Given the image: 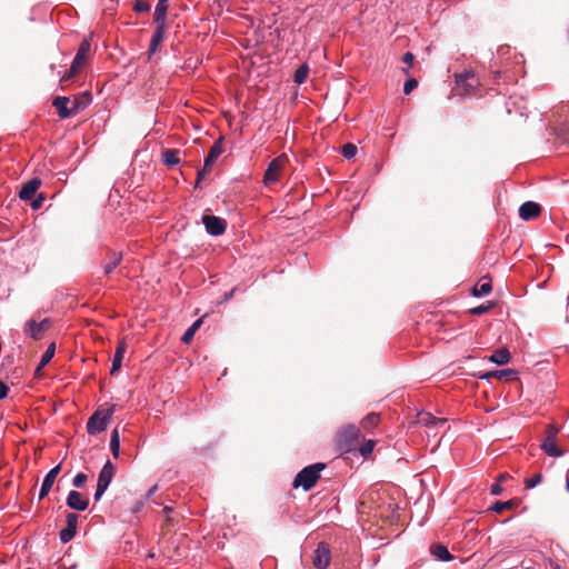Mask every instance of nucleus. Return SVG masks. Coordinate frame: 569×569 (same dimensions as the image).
Masks as SVG:
<instances>
[{
  "label": "nucleus",
  "mask_w": 569,
  "mask_h": 569,
  "mask_svg": "<svg viewBox=\"0 0 569 569\" xmlns=\"http://www.w3.org/2000/svg\"><path fill=\"white\" fill-rule=\"evenodd\" d=\"M557 136L563 141L569 143V130L565 127L557 129Z\"/></svg>",
  "instance_id": "nucleus-45"
},
{
  "label": "nucleus",
  "mask_w": 569,
  "mask_h": 569,
  "mask_svg": "<svg viewBox=\"0 0 569 569\" xmlns=\"http://www.w3.org/2000/svg\"><path fill=\"white\" fill-rule=\"evenodd\" d=\"M78 518L79 516L73 512H69L67 515V527L62 529L59 533L60 540L63 543L69 542L76 536Z\"/></svg>",
  "instance_id": "nucleus-13"
},
{
  "label": "nucleus",
  "mask_w": 569,
  "mask_h": 569,
  "mask_svg": "<svg viewBox=\"0 0 569 569\" xmlns=\"http://www.w3.org/2000/svg\"><path fill=\"white\" fill-rule=\"evenodd\" d=\"M287 162L288 157L286 154H280L279 157L271 160L263 176V184L270 186L277 182Z\"/></svg>",
  "instance_id": "nucleus-9"
},
{
  "label": "nucleus",
  "mask_w": 569,
  "mask_h": 569,
  "mask_svg": "<svg viewBox=\"0 0 569 569\" xmlns=\"http://www.w3.org/2000/svg\"><path fill=\"white\" fill-rule=\"evenodd\" d=\"M541 207L533 201L523 202L519 208V216L522 220L529 221L539 217Z\"/></svg>",
  "instance_id": "nucleus-15"
},
{
  "label": "nucleus",
  "mask_w": 569,
  "mask_h": 569,
  "mask_svg": "<svg viewBox=\"0 0 569 569\" xmlns=\"http://www.w3.org/2000/svg\"><path fill=\"white\" fill-rule=\"evenodd\" d=\"M116 473V466L108 460L104 466L102 467L99 477H98V483H97V490L94 493V500L99 501L106 490L108 489L109 485L111 483L113 477Z\"/></svg>",
  "instance_id": "nucleus-8"
},
{
  "label": "nucleus",
  "mask_w": 569,
  "mask_h": 569,
  "mask_svg": "<svg viewBox=\"0 0 569 569\" xmlns=\"http://www.w3.org/2000/svg\"><path fill=\"white\" fill-rule=\"evenodd\" d=\"M202 222L206 227V230L211 236H220L226 231L227 221L223 218L204 214L202 217Z\"/></svg>",
  "instance_id": "nucleus-11"
},
{
  "label": "nucleus",
  "mask_w": 569,
  "mask_h": 569,
  "mask_svg": "<svg viewBox=\"0 0 569 569\" xmlns=\"http://www.w3.org/2000/svg\"><path fill=\"white\" fill-rule=\"evenodd\" d=\"M431 553L439 560L448 561L452 559V556L448 551L447 547L440 543L433 545L430 548Z\"/></svg>",
  "instance_id": "nucleus-29"
},
{
  "label": "nucleus",
  "mask_w": 569,
  "mask_h": 569,
  "mask_svg": "<svg viewBox=\"0 0 569 569\" xmlns=\"http://www.w3.org/2000/svg\"><path fill=\"white\" fill-rule=\"evenodd\" d=\"M402 61L411 66L415 61V56L411 52H406L402 57Z\"/></svg>",
  "instance_id": "nucleus-48"
},
{
  "label": "nucleus",
  "mask_w": 569,
  "mask_h": 569,
  "mask_svg": "<svg viewBox=\"0 0 569 569\" xmlns=\"http://www.w3.org/2000/svg\"><path fill=\"white\" fill-rule=\"evenodd\" d=\"M566 488H567V490L569 491V478H568V479H567V481H566Z\"/></svg>",
  "instance_id": "nucleus-57"
},
{
  "label": "nucleus",
  "mask_w": 569,
  "mask_h": 569,
  "mask_svg": "<svg viewBox=\"0 0 569 569\" xmlns=\"http://www.w3.org/2000/svg\"><path fill=\"white\" fill-rule=\"evenodd\" d=\"M8 386L2 380H0V399H4L8 396Z\"/></svg>",
  "instance_id": "nucleus-47"
},
{
  "label": "nucleus",
  "mask_w": 569,
  "mask_h": 569,
  "mask_svg": "<svg viewBox=\"0 0 569 569\" xmlns=\"http://www.w3.org/2000/svg\"><path fill=\"white\" fill-rule=\"evenodd\" d=\"M490 492L491 495L493 496H498L502 492V487L500 486V483H495L491 486V489H490Z\"/></svg>",
  "instance_id": "nucleus-49"
},
{
  "label": "nucleus",
  "mask_w": 569,
  "mask_h": 569,
  "mask_svg": "<svg viewBox=\"0 0 569 569\" xmlns=\"http://www.w3.org/2000/svg\"><path fill=\"white\" fill-rule=\"evenodd\" d=\"M172 511L171 507H164L163 512L168 516Z\"/></svg>",
  "instance_id": "nucleus-55"
},
{
  "label": "nucleus",
  "mask_w": 569,
  "mask_h": 569,
  "mask_svg": "<svg viewBox=\"0 0 569 569\" xmlns=\"http://www.w3.org/2000/svg\"><path fill=\"white\" fill-rule=\"evenodd\" d=\"M40 186H41V180L39 178L30 179L29 181L23 183V186L21 187V190L19 192L20 199L24 200V201L31 200L36 196V192Z\"/></svg>",
  "instance_id": "nucleus-18"
},
{
  "label": "nucleus",
  "mask_w": 569,
  "mask_h": 569,
  "mask_svg": "<svg viewBox=\"0 0 569 569\" xmlns=\"http://www.w3.org/2000/svg\"><path fill=\"white\" fill-rule=\"evenodd\" d=\"M157 490V485L151 487L147 492V498L151 497Z\"/></svg>",
  "instance_id": "nucleus-53"
},
{
  "label": "nucleus",
  "mask_w": 569,
  "mask_h": 569,
  "mask_svg": "<svg viewBox=\"0 0 569 569\" xmlns=\"http://www.w3.org/2000/svg\"><path fill=\"white\" fill-rule=\"evenodd\" d=\"M54 351H56V345L54 342L50 343L47 348V350L43 352L42 357H41V360L39 362V365L37 366L36 368V376H40V372L41 370L51 361V359L53 358L54 356Z\"/></svg>",
  "instance_id": "nucleus-23"
},
{
  "label": "nucleus",
  "mask_w": 569,
  "mask_h": 569,
  "mask_svg": "<svg viewBox=\"0 0 569 569\" xmlns=\"http://www.w3.org/2000/svg\"><path fill=\"white\" fill-rule=\"evenodd\" d=\"M177 522L174 517H170L169 515L166 517V526L171 527Z\"/></svg>",
  "instance_id": "nucleus-51"
},
{
  "label": "nucleus",
  "mask_w": 569,
  "mask_h": 569,
  "mask_svg": "<svg viewBox=\"0 0 569 569\" xmlns=\"http://www.w3.org/2000/svg\"><path fill=\"white\" fill-rule=\"evenodd\" d=\"M156 8H160L161 10H168V0H158Z\"/></svg>",
  "instance_id": "nucleus-50"
},
{
  "label": "nucleus",
  "mask_w": 569,
  "mask_h": 569,
  "mask_svg": "<svg viewBox=\"0 0 569 569\" xmlns=\"http://www.w3.org/2000/svg\"><path fill=\"white\" fill-rule=\"evenodd\" d=\"M516 377H517V371L513 369L493 370V371H489V372L485 373L483 376H481L482 379L496 378L498 380H506V381L515 380Z\"/></svg>",
  "instance_id": "nucleus-20"
},
{
  "label": "nucleus",
  "mask_w": 569,
  "mask_h": 569,
  "mask_svg": "<svg viewBox=\"0 0 569 569\" xmlns=\"http://www.w3.org/2000/svg\"><path fill=\"white\" fill-rule=\"evenodd\" d=\"M223 152V138L220 137L217 139L211 146L208 156L204 158L203 168L211 170L212 164L219 158V156Z\"/></svg>",
  "instance_id": "nucleus-16"
},
{
  "label": "nucleus",
  "mask_w": 569,
  "mask_h": 569,
  "mask_svg": "<svg viewBox=\"0 0 569 569\" xmlns=\"http://www.w3.org/2000/svg\"><path fill=\"white\" fill-rule=\"evenodd\" d=\"M122 253L121 252H111L109 254V261L103 266V270L106 274L111 273L121 262Z\"/></svg>",
  "instance_id": "nucleus-28"
},
{
  "label": "nucleus",
  "mask_w": 569,
  "mask_h": 569,
  "mask_svg": "<svg viewBox=\"0 0 569 569\" xmlns=\"http://www.w3.org/2000/svg\"><path fill=\"white\" fill-rule=\"evenodd\" d=\"M456 90L459 96H470L479 86V80L472 71L457 73L456 76Z\"/></svg>",
  "instance_id": "nucleus-6"
},
{
  "label": "nucleus",
  "mask_w": 569,
  "mask_h": 569,
  "mask_svg": "<svg viewBox=\"0 0 569 569\" xmlns=\"http://www.w3.org/2000/svg\"><path fill=\"white\" fill-rule=\"evenodd\" d=\"M31 200V208L33 210H38L42 207L46 197L43 196V193H39L34 199L32 198Z\"/></svg>",
  "instance_id": "nucleus-42"
},
{
  "label": "nucleus",
  "mask_w": 569,
  "mask_h": 569,
  "mask_svg": "<svg viewBox=\"0 0 569 569\" xmlns=\"http://www.w3.org/2000/svg\"><path fill=\"white\" fill-rule=\"evenodd\" d=\"M309 73V67L307 64L300 66L293 76V80L296 83L301 84L306 81Z\"/></svg>",
  "instance_id": "nucleus-36"
},
{
  "label": "nucleus",
  "mask_w": 569,
  "mask_h": 569,
  "mask_svg": "<svg viewBox=\"0 0 569 569\" xmlns=\"http://www.w3.org/2000/svg\"><path fill=\"white\" fill-rule=\"evenodd\" d=\"M89 501L79 491L71 490L67 497V506L70 509L83 511L88 508Z\"/></svg>",
  "instance_id": "nucleus-14"
},
{
  "label": "nucleus",
  "mask_w": 569,
  "mask_h": 569,
  "mask_svg": "<svg viewBox=\"0 0 569 569\" xmlns=\"http://www.w3.org/2000/svg\"><path fill=\"white\" fill-rule=\"evenodd\" d=\"M209 172H210V171H209L208 169H206V168H202L201 170H199V171H198V173H197V180H196V184H194V187H196V188H197V187H199V184H200L201 180H202V179H204V178H206V176H207Z\"/></svg>",
  "instance_id": "nucleus-46"
},
{
  "label": "nucleus",
  "mask_w": 569,
  "mask_h": 569,
  "mask_svg": "<svg viewBox=\"0 0 569 569\" xmlns=\"http://www.w3.org/2000/svg\"><path fill=\"white\" fill-rule=\"evenodd\" d=\"M164 32H166V29H162L161 26L159 28L154 29L153 36L150 41L149 50H148L149 56H152L157 51L158 46L164 39Z\"/></svg>",
  "instance_id": "nucleus-26"
},
{
  "label": "nucleus",
  "mask_w": 569,
  "mask_h": 569,
  "mask_svg": "<svg viewBox=\"0 0 569 569\" xmlns=\"http://www.w3.org/2000/svg\"><path fill=\"white\" fill-rule=\"evenodd\" d=\"M375 440H368L365 445H362L360 447V453L367 458L369 455H371V452L373 451V448H375Z\"/></svg>",
  "instance_id": "nucleus-40"
},
{
  "label": "nucleus",
  "mask_w": 569,
  "mask_h": 569,
  "mask_svg": "<svg viewBox=\"0 0 569 569\" xmlns=\"http://www.w3.org/2000/svg\"><path fill=\"white\" fill-rule=\"evenodd\" d=\"M508 478H509V475H508V473H500V475L498 476V482L500 483V482H502V481L507 480Z\"/></svg>",
  "instance_id": "nucleus-52"
},
{
  "label": "nucleus",
  "mask_w": 569,
  "mask_h": 569,
  "mask_svg": "<svg viewBox=\"0 0 569 569\" xmlns=\"http://www.w3.org/2000/svg\"><path fill=\"white\" fill-rule=\"evenodd\" d=\"M91 102L90 92L86 91L82 94L76 97L72 101L68 97H56L53 99V107L57 109L58 114L61 119L70 118L81 110H84Z\"/></svg>",
  "instance_id": "nucleus-1"
},
{
  "label": "nucleus",
  "mask_w": 569,
  "mask_h": 569,
  "mask_svg": "<svg viewBox=\"0 0 569 569\" xmlns=\"http://www.w3.org/2000/svg\"><path fill=\"white\" fill-rule=\"evenodd\" d=\"M418 87V81L415 78H410L405 82L403 92L405 94H409L412 90Z\"/></svg>",
  "instance_id": "nucleus-41"
},
{
  "label": "nucleus",
  "mask_w": 569,
  "mask_h": 569,
  "mask_svg": "<svg viewBox=\"0 0 569 569\" xmlns=\"http://www.w3.org/2000/svg\"><path fill=\"white\" fill-rule=\"evenodd\" d=\"M358 148L353 143H346L341 148V153L346 159H352L357 154Z\"/></svg>",
  "instance_id": "nucleus-37"
},
{
  "label": "nucleus",
  "mask_w": 569,
  "mask_h": 569,
  "mask_svg": "<svg viewBox=\"0 0 569 569\" xmlns=\"http://www.w3.org/2000/svg\"><path fill=\"white\" fill-rule=\"evenodd\" d=\"M86 481H87V475H84L83 472H80V473H78V475L73 478L72 483H73V486H74L76 488H81V487L84 485V482H86Z\"/></svg>",
  "instance_id": "nucleus-44"
},
{
  "label": "nucleus",
  "mask_w": 569,
  "mask_h": 569,
  "mask_svg": "<svg viewBox=\"0 0 569 569\" xmlns=\"http://www.w3.org/2000/svg\"><path fill=\"white\" fill-rule=\"evenodd\" d=\"M234 290H236V289L233 288L231 291H229L228 293H226L224 299H226V300H229V299L233 296Z\"/></svg>",
  "instance_id": "nucleus-54"
},
{
  "label": "nucleus",
  "mask_w": 569,
  "mask_h": 569,
  "mask_svg": "<svg viewBox=\"0 0 569 569\" xmlns=\"http://www.w3.org/2000/svg\"><path fill=\"white\" fill-rule=\"evenodd\" d=\"M511 359V355L509 352L508 349L506 348H500V349H497L492 352V355L490 356L489 360L496 365H506L510 361Z\"/></svg>",
  "instance_id": "nucleus-24"
},
{
  "label": "nucleus",
  "mask_w": 569,
  "mask_h": 569,
  "mask_svg": "<svg viewBox=\"0 0 569 569\" xmlns=\"http://www.w3.org/2000/svg\"><path fill=\"white\" fill-rule=\"evenodd\" d=\"M380 421V415L376 412H370L361 420V427L363 429H370L376 427Z\"/></svg>",
  "instance_id": "nucleus-33"
},
{
  "label": "nucleus",
  "mask_w": 569,
  "mask_h": 569,
  "mask_svg": "<svg viewBox=\"0 0 569 569\" xmlns=\"http://www.w3.org/2000/svg\"><path fill=\"white\" fill-rule=\"evenodd\" d=\"M326 468L322 462H317L303 468L295 478L293 487H302L303 490H310L320 478V471Z\"/></svg>",
  "instance_id": "nucleus-3"
},
{
  "label": "nucleus",
  "mask_w": 569,
  "mask_h": 569,
  "mask_svg": "<svg viewBox=\"0 0 569 569\" xmlns=\"http://www.w3.org/2000/svg\"><path fill=\"white\" fill-rule=\"evenodd\" d=\"M202 325V318L196 320L187 330L186 332L183 333L181 340L184 342V343H190L191 340L193 339V336L196 333V331L201 327Z\"/></svg>",
  "instance_id": "nucleus-31"
},
{
  "label": "nucleus",
  "mask_w": 569,
  "mask_h": 569,
  "mask_svg": "<svg viewBox=\"0 0 569 569\" xmlns=\"http://www.w3.org/2000/svg\"><path fill=\"white\" fill-rule=\"evenodd\" d=\"M90 40L83 39L79 46L77 54L71 63L70 69L62 76L61 82L70 81L87 63L90 52Z\"/></svg>",
  "instance_id": "nucleus-5"
},
{
  "label": "nucleus",
  "mask_w": 569,
  "mask_h": 569,
  "mask_svg": "<svg viewBox=\"0 0 569 569\" xmlns=\"http://www.w3.org/2000/svg\"><path fill=\"white\" fill-rule=\"evenodd\" d=\"M495 307H496V302L495 301H488L487 303H483V305L477 306L475 308H471L469 310V313H471L473 316H481L483 313H487L488 311H490Z\"/></svg>",
  "instance_id": "nucleus-34"
},
{
  "label": "nucleus",
  "mask_w": 569,
  "mask_h": 569,
  "mask_svg": "<svg viewBox=\"0 0 569 569\" xmlns=\"http://www.w3.org/2000/svg\"><path fill=\"white\" fill-rule=\"evenodd\" d=\"M166 17H167V11L161 10L160 8L154 9L153 21L156 23V28H159L160 26L162 27V29L167 28Z\"/></svg>",
  "instance_id": "nucleus-35"
},
{
  "label": "nucleus",
  "mask_w": 569,
  "mask_h": 569,
  "mask_svg": "<svg viewBox=\"0 0 569 569\" xmlns=\"http://www.w3.org/2000/svg\"><path fill=\"white\" fill-rule=\"evenodd\" d=\"M150 3L148 1L136 0L133 3V10L138 13H144L150 11Z\"/></svg>",
  "instance_id": "nucleus-38"
},
{
  "label": "nucleus",
  "mask_w": 569,
  "mask_h": 569,
  "mask_svg": "<svg viewBox=\"0 0 569 569\" xmlns=\"http://www.w3.org/2000/svg\"><path fill=\"white\" fill-rule=\"evenodd\" d=\"M541 449L549 457H561L563 456V450L557 447V438H547L545 437L543 441L540 445Z\"/></svg>",
  "instance_id": "nucleus-19"
},
{
  "label": "nucleus",
  "mask_w": 569,
  "mask_h": 569,
  "mask_svg": "<svg viewBox=\"0 0 569 569\" xmlns=\"http://www.w3.org/2000/svg\"><path fill=\"white\" fill-rule=\"evenodd\" d=\"M61 470V465H57L56 467H53L44 477L43 479V482H42V486H41V489H40V492H39V499H43L44 497L48 496V493L50 492L51 488H52V485L57 478V476L59 475Z\"/></svg>",
  "instance_id": "nucleus-17"
},
{
  "label": "nucleus",
  "mask_w": 569,
  "mask_h": 569,
  "mask_svg": "<svg viewBox=\"0 0 569 569\" xmlns=\"http://www.w3.org/2000/svg\"><path fill=\"white\" fill-rule=\"evenodd\" d=\"M517 506H518V501L515 499H511L508 501H496L490 509L497 513H501L502 511L513 509Z\"/></svg>",
  "instance_id": "nucleus-30"
},
{
  "label": "nucleus",
  "mask_w": 569,
  "mask_h": 569,
  "mask_svg": "<svg viewBox=\"0 0 569 569\" xmlns=\"http://www.w3.org/2000/svg\"><path fill=\"white\" fill-rule=\"evenodd\" d=\"M110 450L112 452V456L114 458L119 457L120 452V435L118 429H113L111 432V439H110Z\"/></svg>",
  "instance_id": "nucleus-32"
},
{
  "label": "nucleus",
  "mask_w": 569,
  "mask_h": 569,
  "mask_svg": "<svg viewBox=\"0 0 569 569\" xmlns=\"http://www.w3.org/2000/svg\"><path fill=\"white\" fill-rule=\"evenodd\" d=\"M126 350H127V345L122 340L118 343L113 359H112V367H111V371H110L111 375H114L121 368L122 359H123Z\"/></svg>",
  "instance_id": "nucleus-22"
},
{
  "label": "nucleus",
  "mask_w": 569,
  "mask_h": 569,
  "mask_svg": "<svg viewBox=\"0 0 569 569\" xmlns=\"http://www.w3.org/2000/svg\"><path fill=\"white\" fill-rule=\"evenodd\" d=\"M565 40H566L567 44L569 46V30L566 31Z\"/></svg>",
  "instance_id": "nucleus-56"
},
{
  "label": "nucleus",
  "mask_w": 569,
  "mask_h": 569,
  "mask_svg": "<svg viewBox=\"0 0 569 569\" xmlns=\"http://www.w3.org/2000/svg\"><path fill=\"white\" fill-rule=\"evenodd\" d=\"M116 406L99 407L88 419L87 431L89 435H97L104 431L111 421Z\"/></svg>",
  "instance_id": "nucleus-2"
},
{
  "label": "nucleus",
  "mask_w": 569,
  "mask_h": 569,
  "mask_svg": "<svg viewBox=\"0 0 569 569\" xmlns=\"http://www.w3.org/2000/svg\"><path fill=\"white\" fill-rule=\"evenodd\" d=\"M161 158H162V162L169 168H172L180 162L179 150H176V149L163 150Z\"/></svg>",
  "instance_id": "nucleus-25"
},
{
  "label": "nucleus",
  "mask_w": 569,
  "mask_h": 569,
  "mask_svg": "<svg viewBox=\"0 0 569 569\" xmlns=\"http://www.w3.org/2000/svg\"><path fill=\"white\" fill-rule=\"evenodd\" d=\"M419 422L428 428L443 426L447 422L445 418H437L430 413L421 415Z\"/></svg>",
  "instance_id": "nucleus-27"
},
{
  "label": "nucleus",
  "mask_w": 569,
  "mask_h": 569,
  "mask_svg": "<svg viewBox=\"0 0 569 569\" xmlns=\"http://www.w3.org/2000/svg\"><path fill=\"white\" fill-rule=\"evenodd\" d=\"M542 480V473L541 472H538L536 475H533L531 478H527L525 480V487L527 489H531V488H535L537 485H539Z\"/></svg>",
  "instance_id": "nucleus-39"
},
{
  "label": "nucleus",
  "mask_w": 569,
  "mask_h": 569,
  "mask_svg": "<svg viewBox=\"0 0 569 569\" xmlns=\"http://www.w3.org/2000/svg\"><path fill=\"white\" fill-rule=\"evenodd\" d=\"M361 432L355 425L343 427L337 436V446L341 451H351L359 446Z\"/></svg>",
  "instance_id": "nucleus-4"
},
{
  "label": "nucleus",
  "mask_w": 569,
  "mask_h": 569,
  "mask_svg": "<svg viewBox=\"0 0 569 569\" xmlns=\"http://www.w3.org/2000/svg\"><path fill=\"white\" fill-rule=\"evenodd\" d=\"M52 325L53 321L50 318H44L41 321L30 319L23 326V333L33 340H41Z\"/></svg>",
  "instance_id": "nucleus-7"
},
{
  "label": "nucleus",
  "mask_w": 569,
  "mask_h": 569,
  "mask_svg": "<svg viewBox=\"0 0 569 569\" xmlns=\"http://www.w3.org/2000/svg\"><path fill=\"white\" fill-rule=\"evenodd\" d=\"M560 428L556 425H548L546 429V437L547 438H557L559 433Z\"/></svg>",
  "instance_id": "nucleus-43"
},
{
  "label": "nucleus",
  "mask_w": 569,
  "mask_h": 569,
  "mask_svg": "<svg viewBox=\"0 0 569 569\" xmlns=\"http://www.w3.org/2000/svg\"><path fill=\"white\" fill-rule=\"evenodd\" d=\"M331 553L329 545L320 542L312 555V563L317 569H326L330 565Z\"/></svg>",
  "instance_id": "nucleus-10"
},
{
  "label": "nucleus",
  "mask_w": 569,
  "mask_h": 569,
  "mask_svg": "<svg viewBox=\"0 0 569 569\" xmlns=\"http://www.w3.org/2000/svg\"><path fill=\"white\" fill-rule=\"evenodd\" d=\"M184 541V537L170 536L162 542V551L168 558L181 557V545Z\"/></svg>",
  "instance_id": "nucleus-12"
},
{
  "label": "nucleus",
  "mask_w": 569,
  "mask_h": 569,
  "mask_svg": "<svg viewBox=\"0 0 569 569\" xmlns=\"http://www.w3.org/2000/svg\"><path fill=\"white\" fill-rule=\"evenodd\" d=\"M492 290L491 279L489 277H483L480 281L472 287L471 293L475 297H482L489 295Z\"/></svg>",
  "instance_id": "nucleus-21"
}]
</instances>
